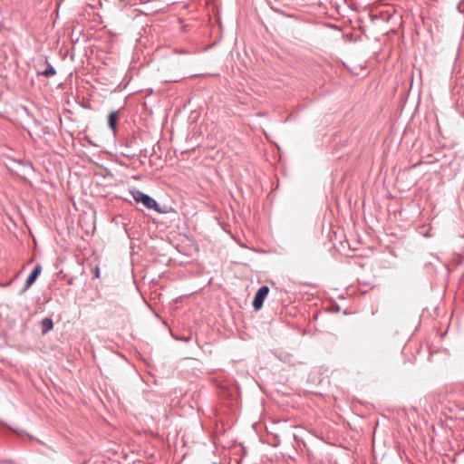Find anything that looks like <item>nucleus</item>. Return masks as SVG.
I'll return each mask as SVG.
<instances>
[{
	"label": "nucleus",
	"mask_w": 464,
	"mask_h": 464,
	"mask_svg": "<svg viewBox=\"0 0 464 464\" xmlns=\"http://www.w3.org/2000/svg\"><path fill=\"white\" fill-rule=\"evenodd\" d=\"M130 193L137 203H142L148 209H154L155 211L161 213V210L158 208L157 201L150 196L144 194L138 189H134L130 191Z\"/></svg>",
	"instance_id": "1"
},
{
	"label": "nucleus",
	"mask_w": 464,
	"mask_h": 464,
	"mask_svg": "<svg viewBox=\"0 0 464 464\" xmlns=\"http://www.w3.org/2000/svg\"><path fill=\"white\" fill-rule=\"evenodd\" d=\"M268 293L269 287L267 285H263L257 290L253 300V307L256 311L262 308L264 301Z\"/></svg>",
	"instance_id": "2"
},
{
	"label": "nucleus",
	"mask_w": 464,
	"mask_h": 464,
	"mask_svg": "<svg viewBox=\"0 0 464 464\" xmlns=\"http://www.w3.org/2000/svg\"><path fill=\"white\" fill-rule=\"evenodd\" d=\"M41 271H42V266L40 265L35 266L34 270L28 276L22 292H25L26 290H28L31 287V285L35 282L38 276L41 274Z\"/></svg>",
	"instance_id": "3"
},
{
	"label": "nucleus",
	"mask_w": 464,
	"mask_h": 464,
	"mask_svg": "<svg viewBox=\"0 0 464 464\" xmlns=\"http://www.w3.org/2000/svg\"><path fill=\"white\" fill-rule=\"evenodd\" d=\"M117 121H118V111H111L108 117V125H109V128L113 132L116 131Z\"/></svg>",
	"instance_id": "4"
},
{
	"label": "nucleus",
	"mask_w": 464,
	"mask_h": 464,
	"mask_svg": "<svg viewBox=\"0 0 464 464\" xmlns=\"http://www.w3.org/2000/svg\"><path fill=\"white\" fill-rule=\"evenodd\" d=\"M41 326H42V334H46L53 327V320L50 317H46V318L43 319V321L41 323Z\"/></svg>",
	"instance_id": "5"
},
{
	"label": "nucleus",
	"mask_w": 464,
	"mask_h": 464,
	"mask_svg": "<svg viewBox=\"0 0 464 464\" xmlns=\"http://www.w3.org/2000/svg\"><path fill=\"white\" fill-rule=\"evenodd\" d=\"M55 73H56L55 69L50 63H48L47 68L44 72H41L42 75H44L47 78L53 76Z\"/></svg>",
	"instance_id": "6"
}]
</instances>
